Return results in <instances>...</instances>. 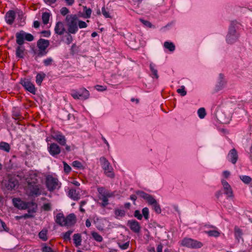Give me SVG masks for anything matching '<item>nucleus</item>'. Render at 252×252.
Returning <instances> with one entry per match:
<instances>
[{
  "mask_svg": "<svg viewBox=\"0 0 252 252\" xmlns=\"http://www.w3.org/2000/svg\"><path fill=\"white\" fill-rule=\"evenodd\" d=\"M240 24L236 21H232L229 27V32L226 36V41L228 43L232 44L235 42L239 36L237 31Z\"/></svg>",
  "mask_w": 252,
  "mask_h": 252,
  "instance_id": "nucleus-1",
  "label": "nucleus"
},
{
  "mask_svg": "<svg viewBox=\"0 0 252 252\" xmlns=\"http://www.w3.org/2000/svg\"><path fill=\"white\" fill-rule=\"evenodd\" d=\"M65 23L67 27V31L69 33L75 34L78 31V17L76 15H67Z\"/></svg>",
  "mask_w": 252,
  "mask_h": 252,
  "instance_id": "nucleus-2",
  "label": "nucleus"
},
{
  "mask_svg": "<svg viewBox=\"0 0 252 252\" xmlns=\"http://www.w3.org/2000/svg\"><path fill=\"white\" fill-rule=\"evenodd\" d=\"M100 162L106 176L108 177L113 178L115 176V174L113 172V169L108 160L105 158L101 157L100 158Z\"/></svg>",
  "mask_w": 252,
  "mask_h": 252,
  "instance_id": "nucleus-3",
  "label": "nucleus"
},
{
  "mask_svg": "<svg viewBox=\"0 0 252 252\" xmlns=\"http://www.w3.org/2000/svg\"><path fill=\"white\" fill-rule=\"evenodd\" d=\"M70 94L75 99L85 100L88 99L90 96L89 92L84 88H80L78 90H71Z\"/></svg>",
  "mask_w": 252,
  "mask_h": 252,
  "instance_id": "nucleus-4",
  "label": "nucleus"
},
{
  "mask_svg": "<svg viewBox=\"0 0 252 252\" xmlns=\"http://www.w3.org/2000/svg\"><path fill=\"white\" fill-rule=\"evenodd\" d=\"M97 191L100 194L99 198L100 200L102 201L101 205L103 207H105L108 204V198L113 196V194L106 190L105 188L103 187L98 188Z\"/></svg>",
  "mask_w": 252,
  "mask_h": 252,
  "instance_id": "nucleus-5",
  "label": "nucleus"
},
{
  "mask_svg": "<svg viewBox=\"0 0 252 252\" xmlns=\"http://www.w3.org/2000/svg\"><path fill=\"white\" fill-rule=\"evenodd\" d=\"M16 38V43L19 45H22L24 44V39L28 41H32L34 39V37L32 34L26 33L23 31L17 32Z\"/></svg>",
  "mask_w": 252,
  "mask_h": 252,
  "instance_id": "nucleus-6",
  "label": "nucleus"
},
{
  "mask_svg": "<svg viewBox=\"0 0 252 252\" xmlns=\"http://www.w3.org/2000/svg\"><path fill=\"white\" fill-rule=\"evenodd\" d=\"M181 245L191 249H198L203 246V244L201 242L189 238L183 239L181 242Z\"/></svg>",
  "mask_w": 252,
  "mask_h": 252,
  "instance_id": "nucleus-7",
  "label": "nucleus"
},
{
  "mask_svg": "<svg viewBox=\"0 0 252 252\" xmlns=\"http://www.w3.org/2000/svg\"><path fill=\"white\" fill-rule=\"evenodd\" d=\"M46 185L48 189L52 191L56 189H59L61 184L59 183L57 178L52 176H48L46 179Z\"/></svg>",
  "mask_w": 252,
  "mask_h": 252,
  "instance_id": "nucleus-8",
  "label": "nucleus"
},
{
  "mask_svg": "<svg viewBox=\"0 0 252 252\" xmlns=\"http://www.w3.org/2000/svg\"><path fill=\"white\" fill-rule=\"evenodd\" d=\"M49 45V41L44 39H40L37 43V47L39 49L38 55L42 56L45 55L47 51H46L47 48Z\"/></svg>",
  "mask_w": 252,
  "mask_h": 252,
  "instance_id": "nucleus-9",
  "label": "nucleus"
},
{
  "mask_svg": "<svg viewBox=\"0 0 252 252\" xmlns=\"http://www.w3.org/2000/svg\"><path fill=\"white\" fill-rule=\"evenodd\" d=\"M21 84L27 91L32 94H35L36 91V88L29 79L27 78L21 79Z\"/></svg>",
  "mask_w": 252,
  "mask_h": 252,
  "instance_id": "nucleus-10",
  "label": "nucleus"
},
{
  "mask_svg": "<svg viewBox=\"0 0 252 252\" xmlns=\"http://www.w3.org/2000/svg\"><path fill=\"white\" fill-rule=\"evenodd\" d=\"M12 203L14 206L20 210H25L29 207V202H27L22 200L19 198H13Z\"/></svg>",
  "mask_w": 252,
  "mask_h": 252,
  "instance_id": "nucleus-11",
  "label": "nucleus"
},
{
  "mask_svg": "<svg viewBox=\"0 0 252 252\" xmlns=\"http://www.w3.org/2000/svg\"><path fill=\"white\" fill-rule=\"evenodd\" d=\"M136 193L140 197L146 200L147 202L149 205H152V204L157 202L156 199L152 195L144 191L138 190L136 191Z\"/></svg>",
  "mask_w": 252,
  "mask_h": 252,
  "instance_id": "nucleus-12",
  "label": "nucleus"
},
{
  "mask_svg": "<svg viewBox=\"0 0 252 252\" xmlns=\"http://www.w3.org/2000/svg\"><path fill=\"white\" fill-rule=\"evenodd\" d=\"M28 189L30 190V195L38 196L42 193V188L39 184L28 185Z\"/></svg>",
  "mask_w": 252,
  "mask_h": 252,
  "instance_id": "nucleus-13",
  "label": "nucleus"
},
{
  "mask_svg": "<svg viewBox=\"0 0 252 252\" xmlns=\"http://www.w3.org/2000/svg\"><path fill=\"white\" fill-rule=\"evenodd\" d=\"M48 150L49 153L52 156H55L61 153V148L56 143H51L48 144Z\"/></svg>",
  "mask_w": 252,
  "mask_h": 252,
  "instance_id": "nucleus-14",
  "label": "nucleus"
},
{
  "mask_svg": "<svg viewBox=\"0 0 252 252\" xmlns=\"http://www.w3.org/2000/svg\"><path fill=\"white\" fill-rule=\"evenodd\" d=\"M127 225L130 229L135 233H139L141 229L139 223L135 220H129L127 221Z\"/></svg>",
  "mask_w": 252,
  "mask_h": 252,
  "instance_id": "nucleus-15",
  "label": "nucleus"
},
{
  "mask_svg": "<svg viewBox=\"0 0 252 252\" xmlns=\"http://www.w3.org/2000/svg\"><path fill=\"white\" fill-rule=\"evenodd\" d=\"M228 160L233 164H235L238 158V153L235 149H231L227 155Z\"/></svg>",
  "mask_w": 252,
  "mask_h": 252,
  "instance_id": "nucleus-16",
  "label": "nucleus"
},
{
  "mask_svg": "<svg viewBox=\"0 0 252 252\" xmlns=\"http://www.w3.org/2000/svg\"><path fill=\"white\" fill-rule=\"evenodd\" d=\"M55 32L60 35L63 34L65 32V28L62 22H58L55 25L54 29Z\"/></svg>",
  "mask_w": 252,
  "mask_h": 252,
  "instance_id": "nucleus-17",
  "label": "nucleus"
},
{
  "mask_svg": "<svg viewBox=\"0 0 252 252\" xmlns=\"http://www.w3.org/2000/svg\"><path fill=\"white\" fill-rule=\"evenodd\" d=\"M221 183L223 186L224 193L228 197H233V191L232 189L227 182L224 180H222Z\"/></svg>",
  "mask_w": 252,
  "mask_h": 252,
  "instance_id": "nucleus-18",
  "label": "nucleus"
},
{
  "mask_svg": "<svg viewBox=\"0 0 252 252\" xmlns=\"http://www.w3.org/2000/svg\"><path fill=\"white\" fill-rule=\"evenodd\" d=\"M53 138L58 142L60 145L64 146L66 144V139L65 136L60 132L55 133L52 136Z\"/></svg>",
  "mask_w": 252,
  "mask_h": 252,
  "instance_id": "nucleus-19",
  "label": "nucleus"
},
{
  "mask_svg": "<svg viewBox=\"0 0 252 252\" xmlns=\"http://www.w3.org/2000/svg\"><path fill=\"white\" fill-rule=\"evenodd\" d=\"M39 178L37 175L34 173L30 174L29 177L27 179L28 185L39 184Z\"/></svg>",
  "mask_w": 252,
  "mask_h": 252,
  "instance_id": "nucleus-20",
  "label": "nucleus"
},
{
  "mask_svg": "<svg viewBox=\"0 0 252 252\" xmlns=\"http://www.w3.org/2000/svg\"><path fill=\"white\" fill-rule=\"evenodd\" d=\"M15 12L13 10L8 11L5 16L6 22L9 25H12L15 19Z\"/></svg>",
  "mask_w": 252,
  "mask_h": 252,
  "instance_id": "nucleus-21",
  "label": "nucleus"
},
{
  "mask_svg": "<svg viewBox=\"0 0 252 252\" xmlns=\"http://www.w3.org/2000/svg\"><path fill=\"white\" fill-rule=\"evenodd\" d=\"M76 216L73 214H70L65 217V226H71L76 222Z\"/></svg>",
  "mask_w": 252,
  "mask_h": 252,
  "instance_id": "nucleus-22",
  "label": "nucleus"
},
{
  "mask_svg": "<svg viewBox=\"0 0 252 252\" xmlns=\"http://www.w3.org/2000/svg\"><path fill=\"white\" fill-rule=\"evenodd\" d=\"M68 196L74 200H77L80 198L79 193L76 189L73 188L69 189Z\"/></svg>",
  "mask_w": 252,
  "mask_h": 252,
  "instance_id": "nucleus-23",
  "label": "nucleus"
},
{
  "mask_svg": "<svg viewBox=\"0 0 252 252\" xmlns=\"http://www.w3.org/2000/svg\"><path fill=\"white\" fill-rule=\"evenodd\" d=\"M18 184V182L16 179L14 178H9L6 186L8 189H14Z\"/></svg>",
  "mask_w": 252,
  "mask_h": 252,
  "instance_id": "nucleus-24",
  "label": "nucleus"
},
{
  "mask_svg": "<svg viewBox=\"0 0 252 252\" xmlns=\"http://www.w3.org/2000/svg\"><path fill=\"white\" fill-rule=\"evenodd\" d=\"M73 241L76 247H79L81 245L82 237L80 234L76 233L73 236Z\"/></svg>",
  "mask_w": 252,
  "mask_h": 252,
  "instance_id": "nucleus-25",
  "label": "nucleus"
},
{
  "mask_svg": "<svg viewBox=\"0 0 252 252\" xmlns=\"http://www.w3.org/2000/svg\"><path fill=\"white\" fill-rule=\"evenodd\" d=\"M56 222L61 226H65V217L63 214L59 213L57 215Z\"/></svg>",
  "mask_w": 252,
  "mask_h": 252,
  "instance_id": "nucleus-26",
  "label": "nucleus"
},
{
  "mask_svg": "<svg viewBox=\"0 0 252 252\" xmlns=\"http://www.w3.org/2000/svg\"><path fill=\"white\" fill-rule=\"evenodd\" d=\"M210 227L214 228L215 229L209 231H205V233L208 234L209 236H213L215 237H219L220 235V232L217 230V228L214 226H211Z\"/></svg>",
  "mask_w": 252,
  "mask_h": 252,
  "instance_id": "nucleus-27",
  "label": "nucleus"
},
{
  "mask_svg": "<svg viewBox=\"0 0 252 252\" xmlns=\"http://www.w3.org/2000/svg\"><path fill=\"white\" fill-rule=\"evenodd\" d=\"M25 48L22 45H19L16 48V55L19 58H23L24 56Z\"/></svg>",
  "mask_w": 252,
  "mask_h": 252,
  "instance_id": "nucleus-28",
  "label": "nucleus"
},
{
  "mask_svg": "<svg viewBox=\"0 0 252 252\" xmlns=\"http://www.w3.org/2000/svg\"><path fill=\"white\" fill-rule=\"evenodd\" d=\"M150 70L152 73V77L156 78V79H158V70L156 68V65L154 63H151L150 64Z\"/></svg>",
  "mask_w": 252,
  "mask_h": 252,
  "instance_id": "nucleus-29",
  "label": "nucleus"
},
{
  "mask_svg": "<svg viewBox=\"0 0 252 252\" xmlns=\"http://www.w3.org/2000/svg\"><path fill=\"white\" fill-rule=\"evenodd\" d=\"M0 149L6 152H9L10 146L9 144L6 142H1L0 143Z\"/></svg>",
  "mask_w": 252,
  "mask_h": 252,
  "instance_id": "nucleus-30",
  "label": "nucleus"
},
{
  "mask_svg": "<svg viewBox=\"0 0 252 252\" xmlns=\"http://www.w3.org/2000/svg\"><path fill=\"white\" fill-rule=\"evenodd\" d=\"M83 12L84 14L83 17L85 18H89L91 17L92 14V10L91 8H88L86 6H83Z\"/></svg>",
  "mask_w": 252,
  "mask_h": 252,
  "instance_id": "nucleus-31",
  "label": "nucleus"
},
{
  "mask_svg": "<svg viewBox=\"0 0 252 252\" xmlns=\"http://www.w3.org/2000/svg\"><path fill=\"white\" fill-rule=\"evenodd\" d=\"M47 230L46 229H42L38 234L39 237L43 241H45L48 239Z\"/></svg>",
  "mask_w": 252,
  "mask_h": 252,
  "instance_id": "nucleus-32",
  "label": "nucleus"
},
{
  "mask_svg": "<svg viewBox=\"0 0 252 252\" xmlns=\"http://www.w3.org/2000/svg\"><path fill=\"white\" fill-rule=\"evenodd\" d=\"M164 47L168 49L170 51L173 52L175 50V47L172 42L166 41L164 43Z\"/></svg>",
  "mask_w": 252,
  "mask_h": 252,
  "instance_id": "nucleus-33",
  "label": "nucleus"
},
{
  "mask_svg": "<svg viewBox=\"0 0 252 252\" xmlns=\"http://www.w3.org/2000/svg\"><path fill=\"white\" fill-rule=\"evenodd\" d=\"M151 206L152 209L157 214H159L161 213V210L160 208V206L158 202H156L155 203L152 204Z\"/></svg>",
  "mask_w": 252,
  "mask_h": 252,
  "instance_id": "nucleus-34",
  "label": "nucleus"
},
{
  "mask_svg": "<svg viewBox=\"0 0 252 252\" xmlns=\"http://www.w3.org/2000/svg\"><path fill=\"white\" fill-rule=\"evenodd\" d=\"M50 14L48 12H44L42 15V20L44 25L48 23L50 18Z\"/></svg>",
  "mask_w": 252,
  "mask_h": 252,
  "instance_id": "nucleus-35",
  "label": "nucleus"
},
{
  "mask_svg": "<svg viewBox=\"0 0 252 252\" xmlns=\"http://www.w3.org/2000/svg\"><path fill=\"white\" fill-rule=\"evenodd\" d=\"M234 233L236 239L239 241V239L242 235V230L239 227L236 226L234 228Z\"/></svg>",
  "mask_w": 252,
  "mask_h": 252,
  "instance_id": "nucleus-36",
  "label": "nucleus"
},
{
  "mask_svg": "<svg viewBox=\"0 0 252 252\" xmlns=\"http://www.w3.org/2000/svg\"><path fill=\"white\" fill-rule=\"evenodd\" d=\"M36 205H35V208H33L32 209H29L28 210L29 213L25 214L24 215H23V218L27 219V218H30L32 217L33 216L32 215H31V214L35 213L36 212Z\"/></svg>",
  "mask_w": 252,
  "mask_h": 252,
  "instance_id": "nucleus-37",
  "label": "nucleus"
},
{
  "mask_svg": "<svg viewBox=\"0 0 252 252\" xmlns=\"http://www.w3.org/2000/svg\"><path fill=\"white\" fill-rule=\"evenodd\" d=\"M92 235L93 238L98 242H101L103 240L102 237L99 235L97 232H93L92 233Z\"/></svg>",
  "mask_w": 252,
  "mask_h": 252,
  "instance_id": "nucleus-38",
  "label": "nucleus"
},
{
  "mask_svg": "<svg viewBox=\"0 0 252 252\" xmlns=\"http://www.w3.org/2000/svg\"><path fill=\"white\" fill-rule=\"evenodd\" d=\"M45 75L44 73H38L36 76V83L40 85L45 78Z\"/></svg>",
  "mask_w": 252,
  "mask_h": 252,
  "instance_id": "nucleus-39",
  "label": "nucleus"
},
{
  "mask_svg": "<svg viewBox=\"0 0 252 252\" xmlns=\"http://www.w3.org/2000/svg\"><path fill=\"white\" fill-rule=\"evenodd\" d=\"M115 214L116 217H122L125 215V211L124 210L116 209L115 210Z\"/></svg>",
  "mask_w": 252,
  "mask_h": 252,
  "instance_id": "nucleus-40",
  "label": "nucleus"
},
{
  "mask_svg": "<svg viewBox=\"0 0 252 252\" xmlns=\"http://www.w3.org/2000/svg\"><path fill=\"white\" fill-rule=\"evenodd\" d=\"M197 113L200 118L203 119L206 115L205 109L204 108H200L198 110Z\"/></svg>",
  "mask_w": 252,
  "mask_h": 252,
  "instance_id": "nucleus-41",
  "label": "nucleus"
},
{
  "mask_svg": "<svg viewBox=\"0 0 252 252\" xmlns=\"http://www.w3.org/2000/svg\"><path fill=\"white\" fill-rule=\"evenodd\" d=\"M241 180L245 184H248L252 181V178L248 176H240Z\"/></svg>",
  "mask_w": 252,
  "mask_h": 252,
  "instance_id": "nucleus-42",
  "label": "nucleus"
},
{
  "mask_svg": "<svg viewBox=\"0 0 252 252\" xmlns=\"http://www.w3.org/2000/svg\"><path fill=\"white\" fill-rule=\"evenodd\" d=\"M118 245L119 246V247L122 249V250H126L127 249L128 247H129V241H127L124 244H123L122 242H118Z\"/></svg>",
  "mask_w": 252,
  "mask_h": 252,
  "instance_id": "nucleus-43",
  "label": "nucleus"
},
{
  "mask_svg": "<svg viewBox=\"0 0 252 252\" xmlns=\"http://www.w3.org/2000/svg\"><path fill=\"white\" fill-rule=\"evenodd\" d=\"M142 214L145 220H148L149 217V211L147 207L144 208L142 210Z\"/></svg>",
  "mask_w": 252,
  "mask_h": 252,
  "instance_id": "nucleus-44",
  "label": "nucleus"
},
{
  "mask_svg": "<svg viewBox=\"0 0 252 252\" xmlns=\"http://www.w3.org/2000/svg\"><path fill=\"white\" fill-rule=\"evenodd\" d=\"M73 231L68 230L63 234V238L65 241L70 240V235L72 233Z\"/></svg>",
  "mask_w": 252,
  "mask_h": 252,
  "instance_id": "nucleus-45",
  "label": "nucleus"
},
{
  "mask_svg": "<svg viewBox=\"0 0 252 252\" xmlns=\"http://www.w3.org/2000/svg\"><path fill=\"white\" fill-rule=\"evenodd\" d=\"M177 92L183 96L186 95L187 94V92L185 90V87L184 86H182L180 89H178L177 90Z\"/></svg>",
  "mask_w": 252,
  "mask_h": 252,
  "instance_id": "nucleus-46",
  "label": "nucleus"
},
{
  "mask_svg": "<svg viewBox=\"0 0 252 252\" xmlns=\"http://www.w3.org/2000/svg\"><path fill=\"white\" fill-rule=\"evenodd\" d=\"M52 204L50 203H44L42 206V208L44 211H49L51 210Z\"/></svg>",
  "mask_w": 252,
  "mask_h": 252,
  "instance_id": "nucleus-47",
  "label": "nucleus"
},
{
  "mask_svg": "<svg viewBox=\"0 0 252 252\" xmlns=\"http://www.w3.org/2000/svg\"><path fill=\"white\" fill-rule=\"evenodd\" d=\"M0 231H8V228L6 227L5 223L0 219Z\"/></svg>",
  "mask_w": 252,
  "mask_h": 252,
  "instance_id": "nucleus-48",
  "label": "nucleus"
},
{
  "mask_svg": "<svg viewBox=\"0 0 252 252\" xmlns=\"http://www.w3.org/2000/svg\"><path fill=\"white\" fill-rule=\"evenodd\" d=\"M53 60L52 58H48L43 61V63L45 66H49L52 64Z\"/></svg>",
  "mask_w": 252,
  "mask_h": 252,
  "instance_id": "nucleus-49",
  "label": "nucleus"
},
{
  "mask_svg": "<svg viewBox=\"0 0 252 252\" xmlns=\"http://www.w3.org/2000/svg\"><path fill=\"white\" fill-rule=\"evenodd\" d=\"M77 25L80 29L85 28L87 27V24L86 22L83 21L79 20L78 19Z\"/></svg>",
  "mask_w": 252,
  "mask_h": 252,
  "instance_id": "nucleus-50",
  "label": "nucleus"
},
{
  "mask_svg": "<svg viewBox=\"0 0 252 252\" xmlns=\"http://www.w3.org/2000/svg\"><path fill=\"white\" fill-rule=\"evenodd\" d=\"M134 216L138 220H141L142 219V215L139 210H135L134 213Z\"/></svg>",
  "mask_w": 252,
  "mask_h": 252,
  "instance_id": "nucleus-51",
  "label": "nucleus"
},
{
  "mask_svg": "<svg viewBox=\"0 0 252 252\" xmlns=\"http://www.w3.org/2000/svg\"><path fill=\"white\" fill-rule=\"evenodd\" d=\"M64 171L65 173H68L71 171V167L65 162H63Z\"/></svg>",
  "mask_w": 252,
  "mask_h": 252,
  "instance_id": "nucleus-52",
  "label": "nucleus"
},
{
  "mask_svg": "<svg viewBox=\"0 0 252 252\" xmlns=\"http://www.w3.org/2000/svg\"><path fill=\"white\" fill-rule=\"evenodd\" d=\"M72 165L73 167H76L77 168H81L82 167L81 163L77 160L74 161L72 162Z\"/></svg>",
  "mask_w": 252,
  "mask_h": 252,
  "instance_id": "nucleus-53",
  "label": "nucleus"
},
{
  "mask_svg": "<svg viewBox=\"0 0 252 252\" xmlns=\"http://www.w3.org/2000/svg\"><path fill=\"white\" fill-rule=\"evenodd\" d=\"M102 13L105 18H110L109 12L106 10L104 7L102 8Z\"/></svg>",
  "mask_w": 252,
  "mask_h": 252,
  "instance_id": "nucleus-54",
  "label": "nucleus"
},
{
  "mask_svg": "<svg viewBox=\"0 0 252 252\" xmlns=\"http://www.w3.org/2000/svg\"><path fill=\"white\" fill-rule=\"evenodd\" d=\"M60 12L62 15L65 16L69 13V10L66 7H63L61 9Z\"/></svg>",
  "mask_w": 252,
  "mask_h": 252,
  "instance_id": "nucleus-55",
  "label": "nucleus"
},
{
  "mask_svg": "<svg viewBox=\"0 0 252 252\" xmlns=\"http://www.w3.org/2000/svg\"><path fill=\"white\" fill-rule=\"evenodd\" d=\"M73 40L72 36L70 34H68L66 36L65 43L67 44H70Z\"/></svg>",
  "mask_w": 252,
  "mask_h": 252,
  "instance_id": "nucleus-56",
  "label": "nucleus"
},
{
  "mask_svg": "<svg viewBox=\"0 0 252 252\" xmlns=\"http://www.w3.org/2000/svg\"><path fill=\"white\" fill-rule=\"evenodd\" d=\"M42 251L43 252H53L52 249L46 246H45L42 248Z\"/></svg>",
  "mask_w": 252,
  "mask_h": 252,
  "instance_id": "nucleus-57",
  "label": "nucleus"
},
{
  "mask_svg": "<svg viewBox=\"0 0 252 252\" xmlns=\"http://www.w3.org/2000/svg\"><path fill=\"white\" fill-rule=\"evenodd\" d=\"M41 33L43 36L47 37L50 35L51 32L50 31H43L41 32Z\"/></svg>",
  "mask_w": 252,
  "mask_h": 252,
  "instance_id": "nucleus-58",
  "label": "nucleus"
},
{
  "mask_svg": "<svg viewBox=\"0 0 252 252\" xmlns=\"http://www.w3.org/2000/svg\"><path fill=\"white\" fill-rule=\"evenodd\" d=\"M95 88L99 91H103L106 90V87L105 86L100 85H96L95 86Z\"/></svg>",
  "mask_w": 252,
  "mask_h": 252,
  "instance_id": "nucleus-59",
  "label": "nucleus"
},
{
  "mask_svg": "<svg viewBox=\"0 0 252 252\" xmlns=\"http://www.w3.org/2000/svg\"><path fill=\"white\" fill-rule=\"evenodd\" d=\"M140 21L146 27H151L152 26L151 23L148 21L140 19Z\"/></svg>",
  "mask_w": 252,
  "mask_h": 252,
  "instance_id": "nucleus-60",
  "label": "nucleus"
},
{
  "mask_svg": "<svg viewBox=\"0 0 252 252\" xmlns=\"http://www.w3.org/2000/svg\"><path fill=\"white\" fill-rule=\"evenodd\" d=\"M57 0H44L45 2L48 5H52L55 3Z\"/></svg>",
  "mask_w": 252,
  "mask_h": 252,
  "instance_id": "nucleus-61",
  "label": "nucleus"
},
{
  "mask_svg": "<svg viewBox=\"0 0 252 252\" xmlns=\"http://www.w3.org/2000/svg\"><path fill=\"white\" fill-rule=\"evenodd\" d=\"M66 4L68 5H69V6H71L74 3V1L75 0H64Z\"/></svg>",
  "mask_w": 252,
  "mask_h": 252,
  "instance_id": "nucleus-62",
  "label": "nucleus"
},
{
  "mask_svg": "<svg viewBox=\"0 0 252 252\" xmlns=\"http://www.w3.org/2000/svg\"><path fill=\"white\" fill-rule=\"evenodd\" d=\"M230 174V173L228 171H224L223 172V175L226 178H227L229 176Z\"/></svg>",
  "mask_w": 252,
  "mask_h": 252,
  "instance_id": "nucleus-63",
  "label": "nucleus"
},
{
  "mask_svg": "<svg viewBox=\"0 0 252 252\" xmlns=\"http://www.w3.org/2000/svg\"><path fill=\"white\" fill-rule=\"evenodd\" d=\"M71 184L76 186H80V183L77 181L76 180H73V181H71L70 182Z\"/></svg>",
  "mask_w": 252,
  "mask_h": 252,
  "instance_id": "nucleus-64",
  "label": "nucleus"
}]
</instances>
